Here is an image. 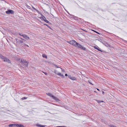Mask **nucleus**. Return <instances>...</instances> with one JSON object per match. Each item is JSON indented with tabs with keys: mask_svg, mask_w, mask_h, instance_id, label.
Segmentation results:
<instances>
[{
	"mask_svg": "<svg viewBox=\"0 0 127 127\" xmlns=\"http://www.w3.org/2000/svg\"><path fill=\"white\" fill-rule=\"evenodd\" d=\"M25 45H26L28 47H29V46H28V45H27V44H25Z\"/></svg>",
	"mask_w": 127,
	"mask_h": 127,
	"instance_id": "36",
	"label": "nucleus"
},
{
	"mask_svg": "<svg viewBox=\"0 0 127 127\" xmlns=\"http://www.w3.org/2000/svg\"><path fill=\"white\" fill-rule=\"evenodd\" d=\"M20 38V39H22V40H24V39H23L22 38Z\"/></svg>",
	"mask_w": 127,
	"mask_h": 127,
	"instance_id": "33",
	"label": "nucleus"
},
{
	"mask_svg": "<svg viewBox=\"0 0 127 127\" xmlns=\"http://www.w3.org/2000/svg\"><path fill=\"white\" fill-rule=\"evenodd\" d=\"M94 31L96 33H97L98 34H99V33L98 32H96L95 31Z\"/></svg>",
	"mask_w": 127,
	"mask_h": 127,
	"instance_id": "29",
	"label": "nucleus"
},
{
	"mask_svg": "<svg viewBox=\"0 0 127 127\" xmlns=\"http://www.w3.org/2000/svg\"><path fill=\"white\" fill-rule=\"evenodd\" d=\"M60 68L61 69H62V71L63 72H65L64 70V69H63L62 68Z\"/></svg>",
	"mask_w": 127,
	"mask_h": 127,
	"instance_id": "24",
	"label": "nucleus"
},
{
	"mask_svg": "<svg viewBox=\"0 0 127 127\" xmlns=\"http://www.w3.org/2000/svg\"><path fill=\"white\" fill-rule=\"evenodd\" d=\"M82 30H83V31H85V30H83V29H82Z\"/></svg>",
	"mask_w": 127,
	"mask_h": 127,
	"instance_id": "40",
	"label": "nucleus"
},
{
	"mask_svg": "<svg viewBox=\"0 0 127 127\" xmlns=\"http://www.w3.org/2000/svg\"><path fill=\"white\" fill-rule=\"evenodd\" d=\"M27 97H23L22 98H21V99L22 100H24V99H27Z\"/></svg>",
	"mask_w": 127,
	"mask_h": 127,
	"instance_id": "18",
	"label": "nucleus"
},
{
	"mask_svg": "<svg viewBox=\"0 0 127 127\" xmlns=\"http://www.w3.org/2000/svg\"><path fill=\"white\" fill-rule=\"evenodd\" d=\"M9 127H11L12 126H16V124H11L9 125Z\"/></svg>",
	"mask_w": 127,
	"mask_h": 127,
	"instance_id": "16",
	"label": "nucleus"
},
{
	"mask_svg": "<svg viewBox=\"0 0 127 127\" xmlns=\"http://www.w3.org/2000/svg\"><path fill=\"white\" fill-rule=\"evenodd\" d=\"M57 75H58L59 76H62L63 78L64 77V76L63 75L61 74V73H59L57 74Z\"/></svg>",
	"mask_w": 127,
	"mask_h": 127,
	"instance_id": "15",
	"label": "nucleus"
},
{
	"mask_svg": "<svg viewBox=\"0 0 127 127\" xmlns=\"http://www.w3.org/2000/svg\"><path fill=\"white\" fill-rule=\"evenodd\" d=\"M6 12L7 14H13L14 13L13 11V10H9L7 11H6Z\"/></svg>",
	"mask_w": 127,
	"mask_h": 127,
	"instance_id": "7",
	"label": "nucleus"
},
{
	"mask_svg": "<svg viewBox=\"0 0 127 127\" xmlns=\"http://www.w3.org/2000/svg\"><path fill=\"white\" fill-rule=\"evenodd\" d=\"M24 38H25L26 39L28 40L30 39L29 37L27 35L24 34V35L23 37Z\"/></svg>",
	"mask_w": 127,
	"mask_h": 127,
	"instance_id": "9",
	"label": "nucleus"
},
{
	"mask_svg": "<svg viewBox=\"0 0 127 127\" xmlns=\"http://www.w3.org/2000/svg\"><path fill=\"white\" fill-rule=\"evenodd\" d=\"M54 73L57 74H58L59 73V72L57 71V70H55Z\"/></svg>",
	"mask_w": 127,
	"mask_h": 127,
	"instance_id": "19",
	"label": "nucleus"
},
{
	"mask_svg": "<svg viewBox=\"0 0 127 127\" xmlns=\"http://www.w3.org/2000/svg\"><path fill=\"white\" fill-rule=\"evenodd\" d=\"M36 126L37 127H44L45 126V125H41L38 124H36Z\"/></svg>",
	"mask_w": 127,
	"mask_h": 127,
	"instance_id": "11",
	"label": "nucleus"
},
{
	"mask_svg": "<svg viewBox=\"0 0 127 127\" xmlns=\"http://www.w3.org/2000/svg\"><path fill=\"white\" fill-rule=\"evenodd\" d=\"M16 127H24L23 125L21 124H16Z\"/></svg>",
	"mask_w": 127,
	"mask_h": 127,
	"instance_id": "12",
	"label": "nucleus"
},
{
	"mask_svg": "<svg viewBox=\"0 0 127 127\" xmlns=\"http://www.w3.org/2000/svg\"><path fill=\"white\" fill-rule=\"evenodd\" d=\"M94 48L95 49L97 50L98 51L102 52V51H101V49L99 48L98 47H96L95 46H94Z\"/></svg>",
	"mask_w": 127,
	"mask_h": 127,
	"instance_id": "10",
	"label": "nucleus"
},
{
	"mask_svg": "<svg viewBox=\"0 0 127 127\" xmlns=\"http://www.w3.org/2000/svg\"><path fill=\"white\" fill-rule=\"evenodd\" d=\"M65 76H67V74H66L65 75Z\"/></svg>",
	"mask_w": 127,
	"mask_h": 127,
	"instance_id": "35",
	"label": "nucleus"
},
{
	"mask_svg": "<svg viewBox=\"0 0 127 127\" xmlns=\"http://www.w3.org/2000/svg\"><path fill=\"white\" fill-rule=\"evenodd\" d=\"M75 47L84 50H86L85 48L83 47L81 45L77 43Z\"/></svg>",
	"mask_w": 127,
	"mask_h": 127,
	"instance_id": "3",
	"label": "nucleus"
},
{
	"mask_svg": "<svg viewBox=\"0 0 127 127\" xmlns=\"http://www.w3.org/2000/svg\"><path fill=\"white\" fill-rule=\"evenodd\" d=\"M19 35L23 37L24 34H23L22 33H19Z\"/></svg>",
	"mask_w": 127,
	"mask_h": 127,
	"instance_id": "21",
	"label": "nucleus"
},
{
	"mask_svg": "<svg viewBox=\"0 0 127 127\" xmlns=\"http://www.w3.org/2000/svg\"><path fill=\"white\" fill-rule=\"evenodd\" d=\"M53 98L55 100H56L57 101H59V99L57 98L56 97H55L54 96H53Z\"/></svg>",
	"mask_w": 127,
	"mask_h": 127,
	"instance_id": "13",
	"label": "nucleus"
},
{
	"mask_svg": "<svg viewBox=\"0 0 127 127\" xmlns=\"http://www.w3.org/2000/svg\"><path fill=\"white\" fill-rule=\"evenodd\" d=\"M2 59L3 60L4 62H7L8 63L10 62V61L7 58L5 57H3Z\"/></svg>",
	"mask_w": 127,
	"mask_h": 127,
	"instance_id": "6",
	"label": "nucleus"
},
{
	"mask_svg": "<svg viewBox=\"0 0 127 127\" xmlns=\"http://www.w3.org/2000/svg\"><path fill=\"white\" fill-rule=\"evenodd\" d=\"M61 127H66L65 126H61Z\"/></svg>",
	"mask_w": 127,
	"mask_h": 127,
	"instance_id": "37",
	"label": "nucleus"
},
{
	"mask_svg": "<svg viewBox=\"0 0 127 127\" xmlns=\"http://www.w3.org/2000/svg\"><path fill=\"white\" fill-rule=\"evenodd\" d=\"M17 61H20V59H19V58H18L17 59Z\"/></svg>",
	"mask_w": 127,
	"mask_h": 127,
	"instance_id": "26",
	"label": "nucleus"
},
{
	"mask_svg": "<svg viewBox=\"0 0 127 127\" xmlns=\"http://www.w3.org/2000/svg\"><path fill=\"white\" fill-rule=\"evenodd\" d=\"M110 127H116V126H114L113 125H111L110 126Z\"/></svg>",
	"mask_w": 127,
	"mask_h": 127,
	"instance_id": "25",
	"label": "nucleus"
},
{
	"mask_svg": "<svg viewBox=\"0 0 127 127\" xmlns=\"http://www.w3.org/2000/svg\"><path fill=\"white\" fill-rule=\"evenodd\" d=\"M43 72V73H44V74H45L46 75H47V73H46V72Z\"/></svg>",
	"mask_w": 127,
	"mask_h": 127,
	"instance_id": "31",
	"label": "nucleus"
},
{
	"mask_svg": "<svg viewBox=\"0 0 127 127\" xmlns=\"http://www.w3.org/2000/svg\"><path fill=\"white\" fill-rule=\"evenodd\" d=\"M103 102V101H100V102Z\"/></svg>",
	"mask_w": 127,
	"mask_h": 127,
	"instance_id": "38",
	"label": "nucleus"
},
{
	"mask_svg": "<svg viewBox=\"0 0 127 127\" xmlns=\"http://www.w3.org/2000/svg\"><path fill=\"white\" fill-rule=\"evenodd\" d=\"M67 42L71 45L75 47L77 43L74 40H72L70 41H68Z\"/></svg>",
	"mask_w": 127,
	"mask_h": 127,
	"instance_id": "2",
	"label": "nucleus"
},
{
	"mask_svg": "<svg viewBox=\"0 0 127 127\" xmlns=\"http://www.w3.org/2000/svg\"><path fill=\"white\" fill-rule=\"evenodd\" d=\"M40 18L42 20H43L45 22L47 23H48L49 22L46 19V18L43 15H42L41 17H40Z\"/></svg>",
	"mask_w": 127,
	"mask_h": 127,
	"instance_id": "5",
	"label": "nucleus"
},
{
	"mask_svg": "<svg viewBox=\"0 0 127 127\" xmlns=\"http://www.w3.org/2000/svg\"><path fill=\"white\" fill-rule=\"evenodd\" d=\"M21 63L25 66L27 67L28 66V62L26 61L24 59H22L21 60Z\"/></svg>",
	"mask_w": 127,
	"mask_h": 127,
	"instance_id": "1",
	"label": "nucleus"
},
{
	"mask_svg": "<svg viewBox=\"0 0 127 127\" xmlns=\"http://www.w3.org/2000/svg\"><path fill=\"white\" fill-rule=\"evenodd\" d=\"M42 57L43 58H45L46 59L47 58V56L46 55L43 54L42 55Z\"/></svg>",
	"mask_w": 127,
	"mask_h": 127,
	"instance_id": "17",
	"label": "nucleus"
},
{
	"mask_svg": "<svg viewBox=\"0 0 127 127\" xmlns=\"http://www.w3.org/2000/svg\"><path fill=\"white\" fill-rule=\"evenodd\" d=\"M89 83H90V84L93 85V84L91 83L90 81H89Z\"/></svg>",
	"mask_w": 127,
	"mask_h": 127,
	"instance_id": "32",
	"label": "nucleus"
},
{
	"mask_svg": "<svg viewBox=\"0 0 127 127\" xmlns=\"http://www.w3.org/2000/svg\"><path fill=\"white\" fill-rule=\"evenodd\" d=\"M97 90L98 91H99V89H97Z\"/></svg>",
	"mask_w": 127,
	"mask_h": 127,
	"instance_id": "41",
	"label": "nucleus"
},
{
	"mask_svg": "<svg viewBox=\"0 0 127 127\" xmlns=\"http://www.w3.org/2000/svg\"><path fill=\"white\" fill-rule=\"evenodd\" d=\"M102 94H104V92L103 91L102 92Z\"/></svg>",
	"mask_w": 127,
	"mask_h": 127,
	"instance_id": "34",
	"label": "nucleus"
},
{
	"mask_svg": "<svg viewBox=\"0 0 127 127\" xmlns=\"http://www.w3.org/2000/svg\"><path fill=\"white\" fill-rule=\"evenodd\" d=\"M3 57L1 54H0V58L2 59Z\"/></svg>",
	"mask_w": 127,
	"mask_h": 127,
	"instance_id": "22",
	"label": "nucleus"
},
{
	"mask_svg": "<svg viewBox=\"0 0 127 127\" xmlns=\"http://www.w3.org/2000/svg\"><path fill=\"white\" fill-rule=\"evenodd\" d=\"M44 25L46 26L49 28H50L51 29H52V28L51 27H50L48 25H47L46 24H44Z\"/></svg>",
	"mask_w": 127,
	"mask_h": 127,
	"instance_id": "20",
	"label": "nucleus"
},
{
	"mask_svg": "<svg viewBox=\"0 0 127 127\" xmlns=\"http://www.w3.org/2000/svg\"><path fill=\"white\" fill-rule=\"evenodd\" d=\"M55 66L57 68H60V67H58L56 65H55Z\"/></svg>",
	"mask_w": 127,
	"mask_h": 127,
	"instance_id": "28",
	"label": "nucleus"
},
{
	"mask_svg": "<svg viewBox=\"0 0 127 127\" xmlns=\"http://www.w3.org/2000/svg\"><path fill=\"white\" fill-rule=\"evenodd\" d=\"M97 102L98 103H100V102H100V101H99V100H97Z\"/></svg>",
	"mask_w": 127,
	"mask_h": 127,
	"instance_id": "30",
	"label": "nucleus"
},
{
	"mask_svg": "<svg viewBox=\"0 0 127 127\" xmlns=\"http://www.w3.org/2000/svg\"><path fill=\"white\" fill-rule=\"evenodd\" d=\"M27 7L29 9H31V7L30 6H29L28 5H27Z\"/></svg>",
	"mask_w": 127,
	"mask_h": 127,
	"instance_id": "23",
	"label": "nucleus"
},
{
	"mask_svg": "<svg viewBox=\"0 0 127 127\" xmlns=\"http://www.w3.org/2000/svg\"><path fill=\"white\" fill-rule=\"evenodd\" d=\"M68 76L69 78L72 80H76V78L72 76L71 75H69Z\"/></svg>",
	"mask_w": 127,
	"mask_h": 127,
	"instance_id": "8",
	"label": "nucleus"
},
{
	"mask_svg": "<svg viewBox=\"0 0 127 127\" xmlns=\"http://www.w3.org/2000/svg\"><path fill=\"white\" fill-rule=\"evenodd\" d=\"M46 94L48 96L52 97V98L54 96L53 95L51 94L48 93H46Z\"/></svg>",
	"mask_w": 127,
	"mask_h": 127,
	"instance_id": "14",
	"label": "nucleus"
},
{
	"mask_svg": "<svg viewBox=\"0 0 127 127\" xmlns=\"http://www.w3.org/2000/svg\"><path fill=\"white\" fill-rule=\"evenodd\" d=\"M15 40L16 41V42L17 44H20L23 42L22 40L19 39L18 38H15Z\"/></svg>",
	"mask_w": 127,
	"mask_h": 127,
	"instance_id": "4",
	"label": "nucleus"
},
{
	"mask_svg": "<svg viewBox=\"0 0 127 127\" xmlns=\"http://www.w3.org/2000/svg\"><path fill=\"white\" fill-rule=\"evenodd\" d=\"M56 127H61V126H57Z\"/></svg>",
	"mask_w": 127,
	"mask_h": 127,
	"instance_id": "39",
	"label": "nucleus"
},
{
	"mask_svg": "<svg viewBox=\"0 0 127 127\" xmlns=\"http://www.w3.org/2000/svg\"><path fill=\"white\" fill-rule=\"evenodd\" d=\"M32 7L34 10H36V9L34 7H33V6H32Z\"/></svg>",
	"mask_w": 127,
	"mask_h": 127,
	"instance_id": "27",
	"label": "nucleus"
}]
</instances>
